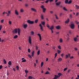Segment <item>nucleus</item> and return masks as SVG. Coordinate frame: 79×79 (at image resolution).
<instances>
[{
	"instance_id": "61",
	"label": "nucleus",
	"mask_w": 79,
	"mask_h": 79,
	"mask_svg": "<svg viewBox=\"0 0 79 79\" xmlns=\"http://www.w3.org/2000/svg\"><path fill=\"white\" fill-rule=\"evenodd\" d=\"M53 1V0H49L50 2H52Z\"/></svg>"
},
{
	"instance_id": "48",
	"label": "nucleus",
	"mask_w": 79,
	"mask_h": 79,
	"mask_svg": "<svg viewBox=\"0 0 79 79\" xmlns=\"http://www.w3.org/2000/svg\"><path fill=\"white\" fill-rule=\"evenodd\" d=\"M35 23H37V22H38V19H36L35 21Z\"/></svg>"
},
{
	"instance_id": "15",
	"label": "nucleus",
	"mask_w": 79,
	"mask_h": 79,
	"mask_svg": "<svg viewBox=\"0 0 79 79\" xmlns=\"http://www.w3.org/2000/svg\"><path fill=\"white\" fill-rule=\"evenodd\" d=\"M73 40L75 42H76L77 40V37H75L74 38Z\"/></svg>"
},
{
	"instance_id": "63",
	"label": "nucleus",
	"mask_w": 79,
	"mask_h": 79,
	"mask_svg": "<svg viewBox=\"0 0 79 79\" xmlns=\"http://www.w3.org/2000/svg\"><path fill=\"white\" fill-rule=\"evenodd\" d=\"M9 23L10 25L11 24V21H9Z\"/></svg>"
},
{
	"instance_id": "42",
	"label": "nucleus",
	"mask_w": 79,
	"mask_h": 79,
	"mask_svg": "<svg viewBox=\"0 0 79 79\" xmlns=\"http://www.w3.org/2000/svg\"><path fill=\"white\" fill-rule=\"evenodd\" d=\"M20 12L21 13H23V12H24V10H23V9H21L20 10Z\"/></svg>"
},
{
	"instance_id": "25",
	"label": "nucleus",
	"mask_w": 79,
	"mask_h": 79,
	"mask_svg": "<svg viewBox=\"0 0 79 79\" xmlns=\"http://www.w3.org/2000/svg\"><path fill=\"white\" fill-rule=\"evenodd\" d=\"M43 13H45V11L46 10V9L45 8H44L43 9Z\"/></svg>"
},
{
	"instance_id": "17",
	"label": "nucleus",
	"mask_w": 79,
	"mask_h": 79,
	"mask_svg": "<svg viewBox=\"0 0 79 79\" xmlns=\"http://www.w3.org/2000/svg\"><path fill=\"white\" fill-rule=\"evenodd\" d=\"M58 60L59 62H60L62 60V59H61V58H59L58 59Z\"/></svg>"
},
{
	"instance_id": "2",
	"label": "nucleus",
	"mask_w": 79,
	"mask_h": 79,
	"mask_svg": "<svg viewBox=\"0 0 79 79\" xmlns=\"http://www.w3.org/2000/svg\"><path fill=\"white\" fill-rule=\"evenodd\" d=\"M27 22L28 23V24H33L34 23V21H31L30 20H27Z\"/></svg>"
},
{
	"instance_id": "14",
	"label": "nucleus",
	"mask_w": 79,
	"mask_h": 79,
	"mask_svg": "<svg viewBox=\"0 0 79 79\" xmlns=\"http://www.w3.org/2000/svg\"><path fill=\"white\" fill-rule=\"evenodd\" d=\"M61 73H58V75H56V76L58 78H59V77H60V76H61Z\"/></svg>"
},
{
	"instance_id": "37",
	"label": "nucleus",
	"mask_w": 79,
	"mask_h": 79,
	"mask_svg": "<svg viewBox=\"0 0 79 79\" xmlns=\"http://www.w3.org/2000/svg\"><path fill=\"white\" fill-rule=\"evenodd\" d=\"M75 22L76 23V24H78L79 23V22L77 21H75Z\"/></svg>"
},
{
	"instance_id": "29",
	"label": "nucleus",
	"mask_w": 79,
	"mask_h": 79,
	"mask_svg": "<svg viewBox=\"0 0 79 79\" xmlns=\"http://www.w3.org/2000/svg\"><path fill=\"white\" fill-rule=\"evenodd\" d=\"M17 38L18 36L17 35H15L14 37V39H17Z\"/></svg>"
},
{
	"instance_id": "12",
	"label": "nucleus",
	"mask_w": 79,
	"mask_h": 79,
	"mask_svg": "<svg viewBox=\"0 0 79 79\" xmlns=\"http://www.w3.org/2000/svg\"><path fill=\"white\" fill-rule=\"evenodd\" d=\"M37 35L39 37L40 40L41 41L42 40V37H41V35L40 34H38Z\"/></svg>"
},
{
	"instance_id": "18",
	"label": "nucleus",
	"mask_w": 79,
	"mask_h": 79,
	"mask_svg": "<svg viewBox=\"0 0 79 79\" xmlns=\"http://www.w3.org/2000/svg\"><path fill=\"white\" fill-rule=\"evenodd\" d=\"M41 24L43 26H45V22H41Z\"/></svg>"
},
{
	"instance_id": "57",
	"label": "nucleus",
	"mask_w": 79,
	"mask_h": 79,
	"mask_svg": "<svg viewBox=\"0 0 79 79\" xmlns=\"http://www.w3.org/2000/svg\"><path fill=\"white\" fill-rule=\"evenodd\" d=\"M64 56V54H63V53L62 54H61V56L62 57H63V56Z\"/></svg>"
},
{
	"instance_id": "23",
	"label": "nucleus",
	"mask_w": 79,
	"mask_h": 79,
	"mask_svg": "<svg viewBox=\"0 0 79 79\" xmlns=\"http://www.w3.org/2000/svg\"><path fill=\"white\" fill-rule=\"evenodd\" d=\"M4 63V64H6V61L5 60V59H3V60Z\"/></svg>"
},
{
	"instance_id": "41",
	"label": "nucleus",
	"mask_w": 79,
	"mask_h": 79,
	"mask_svg": "<svg viewBox=\"0 0 79 79\" xmlns=\"http://www.w3.org/2000/svg\"><path fill=\"white\" fill-rule=\"evenodd\" d=\"M45 74H50V73H49V72L48 71H47L46 73H45Z\"/></svg>"
},
{
	"instance_id": "16",
	"label": "nucleus",
	"mask_w": 79,
	"mask_h": 79,
	"mask_svg": "<svg viewBox=\"0 0 79 79\" xmlns=\"http://www.w3.org/2000/svg\"><path fill=\"white\" fill-rule=\"evenodd\" d=\"M8 64L10 66H11V61H9L8 62Z\"/></svg>"
},
{
	"instance_id": "40",
	"label": "nucleus",
	"mask_w": 79,
	"mask_h": 79,
	"mask_svg": "<svg viewBox=\"0 0 79 79\" xmlns=\"http://www.w3.org/2000/svg\"><path fill=\"white\" fill-rule=\"evenodd\" d=\"M25 73H28V71H27V70L25 69Z\"/></svg>"
},
{
	"instance_id": "56",
	"label": "nucleus",
	"mask_w": 79,
	"mask_h": 79,
	"mask_svg": "<svg viewBox=\"0 0 79 79\" xmlns=\"http://www.w3.org/2000/svg\"><path fill=\"white\" fill-rule=\"evenodd\" d=\"M69 33L70 34H72V32H71V31H69Z\"/></svg>"
},
{
	"instance_id": "27",
	"label": "nucleus",
	"mask_w": 79,
	"mask_h": 79,
	"mask_svg": "<svg viewBox=\"0 0 79 79\" xmlns=\"http://www.w3.org/2000/svg\"><path fill=\"white\" fill-rule=\"evenodd\" d=\"M58 48H59V50H61V46L60 45H59V46H58Z\"/></svg>"
},
{
	"instance_id": "35",
	"label": "nucleus",
	"mask_w": 79,
	"mask_h": 79,
	"mask_svg": "<svg viewBox=\"0 0 79 79\" xmlns=\"http://www.w3.org/2000/svg\"><path fill=\"white\" fill-rule=\"evenodd\" d=\"M46 26L47 27L50 29V26H49V24H47L46 25Z\"/></svg>"
},
{
	"instance_id": "46",
	"label": "nucleus",
	"mask_w": 79,
	"mask_h": 79,
	"mask_svg": "<svg viewBox=\"0 0 79 79\" xmlns=\"http://www.w3.org/2000/svg\"><path fill=\"white\" fill-rule=\"evenodd\" d=\"M41 18L42 19H44V16H43V15H41Z\"/></svg>"
},
{
	"instance_id": "55",
	"label": "nucleus",
	"mask_w": 79,
	"mask_h": 79,
	"mask_svg": "<svg viewBox=\"0 0 79 79\" xmlns=\"http://www.w3.org/2000/svg\"><path fill=\"white\" fill-rule=\"evenodd\" d=\"M50 13L51 14H53V12L52 11H50Z\"/></svg>"
},
{
	"instance_id": "59",
	"label": "nucleus",
	"mask_w": 79,
	"mask_h": 79,
	"mask_svg": "<svg viewBox=\"0 0 79 79\" xmlns=\"http://www.w3.org/2000/svg\"><path fill=\"white\" fill-rule=\"evenodd\" d=\"M66 58H68V56L66 55L65 56Z\"/></svg>"
},
{
	"instance_id": "6",
	"label": "nucleus",
	"mask_w": 79,
	"mask_h": 79,
	"mask_svg": "<svg viewBox=\"0 0 79 79\" xmlns=\"http://www.w3.org/2000/svg\"><path fill=\"white\" fill-rule=\"evenodd\" d=\"M28 40H29V43L30 44H32V43L31 42V36H30L29 37Z\"/></svg>"
},
{
	"instance_id": "1",
	"label": "nucleus",
	"mask_w": 79,
	"mask_h": 79,
	"mask_svg": "<svg viewBox=\"0 0 79 79\" xmlns=\"http://www.w3.org/2000/svg\"><path fill=\"white\" fill-rule=\"evenodd\" d=\"M18 33V34L19 35L20 34V30H19V28H17L15 29V30L13 31V34H16L17 32Z\"/></svg>"
},
{
	"instance_id": "21",
	"label": "nucleus",
	"mask_w": 79,
	"mask_h": 79,
	"mask_svg": "<svg viewBox=\"0 0 79 79\" xmlns=\"http://www.w3.org/2000/svg\"><path fill=\"white\" fill-rule=\"evenodd\" d=\"M60 43H62L63 42V39L61 38H60L59 40Z\"/></svg>"
},
{
	"instance_id": "45",
	"label": "nucleus",
	"mask_w": 79,
	"mask_h": 79,
	"mask_svg": "<svg viewBox=\"0 0 79 79\" xmlns=\"http://www.w3.org/2000/svg\"><path fill=\"white\" fill-rule=\"evenodd\" d=\"M16 68L17 70H19V67L18 66H16Z\"/></svg>"
},
{
	"instance_id": "52",
	"label": "nucleus",
	"mask_w": 79,
	"mask_h": 79,
	"mask_svg": "<svg viewBox=\"0 0 79 79\" xmlns=\"http://www.w3.org/2000/svg\"><path fill=\"white\" fill-rule=\"evenodd\" d=\"M28 52H29V53H30V52H31V50H30V49H28Z\"/></svg>"
},
{
	"instance_id": "3",
	"label": "nucleus",
	"mask_w": 79,
	"mask_h": 79,
	"mask_svg": "<svg viewBox=\"0 0 79 79\" xmlns=\"http://www.w3.org/2000/svg\"><path fill=\"white\" fill-rule=\"evenodd\" d=\"M70 27L72 29H74V24H71L70 25Z\"/></svg>"
},
{
	"instance_id": "5",
	"label": "nucleus",
	"mask_w": 79,
	"mask_h": 79,
	"mask_svg": "<svg viewBox=\"0 0 79 79\" xmlns=\"http://www.w3.org/2000/svg\"><path fill=\"white\" fill-rule=\"evenodd\" d=\"M69 22V19L68 18L66 21H65V23L66 24H68Z\"/></svg>"
},
{
	"instance_id": "22",
	"label": "nucleus",
	"mask_w": 79,
	"mask_h": 79,
	"mask_svg": "<svg viewBox=\"0 0 79 79\" xmlns=\"http://www.w3.org/2000/svg\"><path fill=\"white\" fill-rule=\"evenodd\" d=\"M54 29V28L53 27V26H52L51 27V28H49V29H50L51 30H52V29Z\"/></svg>"
},
{
	"instance_id": "47",
	"label": "nucleus",
	"mask_w": 79,
	"mask_h": 79,
	"mask_svg": "<svg viewBox=\"0 0 79 79\" xmlns=\"http://www.w3.org/2000/svg\"><path fill=\"white\" fill-rule=\"evenodd\" d=\"M35 48L36 50H38L39 47H38V46H36Z\"/></svg>"
},
{
	"instance_id": "62",
	"label": "nucleus",
	"mask_w": 79,
	"mask_h": 79,
	"mask_svg": "<svg viewBox=\"0 0 79 79\" xmlns=\"http://www.w3.org/2000/svg\"><path fill=\"white\" fill-rule=\"evenodd\" d=\"M28 4H26L25 5V6H26V7H27V6H28Z\"/></svg>"
},
{
	"instance_id": "53",
	"label": "nucleus",
	"mask_w": 79,
	"mask_h": 79,
	"mask_svg": "<svg viewBox=\"0 0 79 79\" xmlns=\"http://www.w3.org/2000/svg\"><path fill=\"white\" fill-rule=\"evenodd\" d=\"M48 2H49V0H47L45 2V3H48Z\"/></svg>"
},
{
	"instance_id": "9",
	"label": "nucleus",
	"mask_w": 79,
	"mask_h": 79,
	"mask_svg": "<svg viewBox=\"0 0 79 79\" xmlns=\"http://www.w3.org/2000/svg\"><path fill=\"white\" fill-rule=\"evenodd\" d=\"M39 26L40 27V29L42 31H43V27L42 26V24H40Z\"/></svg>"
},
{
	"instance_id": "43",
	"label": "nucleus",
	"mask_w": 79,
	"mask_h": 79,
	"mask_svg": "<svg viewBox=\"0 0 79 79\" xmlns=\"http://www.w3.org/2000/svg\"><path fill=\"white\" fill-rule=\"evenodd\" d=\"M41 8H42V9H44V6L43 5H42L41 6Z\"/></svg>"
},
{
	"instance_id": "51",
	"label": "nucleus",
	"mask_w": 79,
	"mask_h": 79,
	"mask_svg": "<svg viewBox=\"0 0 79 79\" xmlns=\"http://www.w3.org/2000/svg\"><path fill=\"white\" fill-rule=\"evenodd\" d=\"M3 67V66L2 65H0V69H2V68Z\"/></svg>"
},
{
	"instance_id": "50",
	"label": "nucleus",
	"mask_w": 79,
	"mask_h": 79,
	"mask_svg": "<svg viewBox=\"0 0 79 79\" xmlns=\"http://www.w3.org/2000/svg\"><path fill=\"white\" fill-rule=\"evenodd\" d=\"M26 59H24V60H23L22 61V62H26Z\"/></svg>"
},
{
	"instance_id": "39",
	"label": "nucleus",
	"mask_w": 79,
	"mask_h": 79,
	"mask_svg": "<svg viewBox=\"0 0 79 79\" xmlns=\"http://www.w3.org/2000/svg\"><path fill=\"white\" fill-rule=\"evenodd\" d=\"M72 3V1L71 0H70L68 2V4H70V3Z\"/></svg>"
},
{
	"instance_id": "31",
	"label": "nucleus",
	"mask_w": 79,
	"mask_h": 79,
	"mask_svg": "<svg viewBox=\"0 0 79 79\" xmlns=\"http://www.w3.org/2000/svg\"><path fill=\"white\" fill-rule=\"evenodd\" d=\"M32 79V77L31 76H29L28 77V79Z\"/></svg>"
},
{
	"instance_id": "10",
	"label": "nucleus",
	"mask_w": 79,
	"mask_h": 79,
	"mask_svg": "<svg viewBox=\"0 0 79 79\" xmlns=\"http://www.w3.org/2000/svg\"><path fill=\"white\" fill-rule=\"evenodd\" d=\"M31 10L34 11V12H37V10H35V9L32 8H31Z\"/></svg>"
},
{
	"instance_id": "32",
	"label": "nucleus",
	"mask_w": 79,
	"mask_h": 79,
	"mask_svg": "<svg viewBox=\"0 0 79 79\" xmlns=\"http://www.w3.org/2000/svg\"><path fill=\"white\" fill-rule=\"evenodd\" d=\"M44 65V62H42L41 64V67H42Z\"/></svg>"
},
{
	"instance_id": "54",
	"label": "nucleus",
	"mask_w": 79,
	"mask_h": 79,
	"mask_svg": "<svg viewBox=\"0 0 79 79\" xmlns=\"http://www.w3.org/2000/svg\"><path fill=\"white\" fill-rule=\"evenodd\" d=\"M2 26L0 25V30H2Z\"/></svg>"
},
{
	"instance_id": "58",
	"label": "nucleus",
	"mask_w": 79,
	"mask_h": 79,
	"mask_svg": "<svg viewBox=\"0 0 79 79\" xmlns=\"http://www.w3.org/2000/svg\"><path fill=\"white\" fill-rule=\"evenodd\" d=\"M70 18H73L72 15L71 14L70 15Z\"/></svg>"
},
{
	"instance_id": "33",
	"label": "nucleus",
	"mask_w": 79,
	"mask_h": 79,
	"mask_svg": "<svg viewBox=\"0 0 79 79\" xmlns=\"http://www.w3.org/2000/svg\"><path fill=\"white\" fill-rule=\"evenodd\" d=\"M3 22H4V19H2L1 21V23H3Z\"/></svg>"
},
{
	"instance_id": "38",
	"label": "nucleus",
	"mask_w": 79,
	"mask_h": 79,
	"mask_svg": "<svg viewBox=\"0 0 79 79\" xmlns=\"http://www.w3.org/2000/svg\"><path fill=\"white\" fill-rule=\"evenodd\" d=\"M63 9L65 11H67L68 10L66 9V8H65V7H64Z\"/></svg>"
},
{
	"instance_id": "24",
	"label": "nucleus",
	"mask_w": 79,
	"mask_h": 79,
	"mask_svg": "<svg viewBox=\"0 0 79 79\" xmlns=\"http://www.w3.org/2000/svg\"><path fill=\"white\" fill-rule=\"evenodd\" d=\"M68 0H65V3H66V4L68 3Z\"/></svg>"
},
{
	"instance_id": "30",
	"label": "nucleus",
	"mask_w": 79,
	"mask_h": 79,
	"mask_svg": "<svg viewBox=\"0 0 79 79\" xmlns=\"http://www.w3.org/2000/svg\"><path fill=\"white\" fill-rule=\"evenodd\" d=\"M55 16H56V19H58V16H57V15H56V14H55Z\"/></svg>"
},
{
	"instance_id": "7",
	"label": "nucleus",
	"mask_w": 79,
	"mask_h": 79,
	"mask_svg": "<svg viewBox=\"0 0 79 79\" xmlns=\"http://www.w3.org/2000/svg\"><path fill=\"white\" fill-rule=\"evenodd\" d=\"M23 27L24 29H26L27 27V24H24L23 25Z\"/></svg>"
},
{
	"instance_id": "20",
	"label": "nucleus",
	"mask_w": 79,
	"mask_h": 79,
	"mask_svg": "<svg viewBox=\"0 0 79 79\" xmlns=\"http://www.w3.org/2000/svg\"><path fill=\"white\" fill-rule=\"evenodd\" d=\"M31 56H34V51H32L31 52Z\"/></svg>"
},
{
	"instance_id": "19",
	"label": "nucleus",
	"mask_w": 79,
	"mask_h": 79,
	"mask_svg": "<svg viewBox=\"0 0 79 79\" xmlns=\"http://www.w3.org/2000/svg\"><path fill=\"white\" fill-rule=\"evenodd\" d=\"M75 6L76 8V9L77 10H79V6H77V5H76Z\"/></svg>"
},
{
	"instance_id": "8",
	"label": "nucleus",
	"mask_w": 79,
	"mask_h": 79,
	"mask_svg": "<svg viewBox=\"0 0 79 79\" xmlns=\"http://www.w3.org/2000/svg\"><path fill=\"white\" fill-rule=\"evenodd\" d=\"M56 29L59 30V29H61V27H60V26L59 25H58L56 27Z\"/></svg>"
},
{
	"instance_id": "36",
	"label": "nucleus",
	"mask_w": 79,
	"mask_h": 79,
	"mask_svg": "<svg viewBox=\"0 0 79 79\" xmlns=\"http://www.w3.org/2000/svg\"><path fill=\"white\" fill-rule=\"evenodd\" d=\"M40 50H39L37 52V55H39V54H40Z\"/></svg>"
},
{
	"instance_id": "28",
	"label": "nucleus",
	"mask_w": 79,
	"mask_h": 79,
	"mask_svg": "<svg viewBox=\"0 0 79 79\" xmlns=\"http://www.w3.org/2000/svg\"><path fill=\"white\" fill-rule=\"evenodd\" d=\"M57 78H58V77H57L56 75H55V77L53 79H57Z\"/></svg>"
},
{
	"instance_id": "34",
	"label": "nucleus",
	"mask_w": 79,
	"mask_h": 79,
	"mask_svg": "<svg viewBox=\"0 0 79 79\" xmlns=\"http://www.w3.org/2000/svg\"><path fill=\"white\" fill-rule=\"evenodd\" d=\"M28 57L30 58H32V56H31V55H30V54H28Z\"/></svg>"
},
{
	"instance_id": "44",
	"label": "nucleus",
	"mask_w": 79,
	"mask_h": 79,
	"mask_svg": "<svg viewBox=\"0 0 79 79\" xmlns=\"http://www.w3.org/2000/svg\"><path fill=\"white\" fill-rule=\"evenodd\" d=\"M57 52L58 53H61V51H60V50H57Z\"/></svg>"
},
{
	"instance_id": "26",
	"label": "nucleus",
	"mask_w": 79,
	"mask_h": 79,
	"mask_svg": "<svg viewBox=\"0 0 79 79\" xmlns=\"http://www.w3.org/2000/svg\"><path fill=\"white\" fill-rule=\"evenodd\" d=\"M31 33L32 35H34V32L33 31H31Z\"/></svg>"
},
{
	"instance_id": "49",
	"label": "nucleus",
	"mask_w": 79,
	"mask_h": 79,
	"mask_svg": "<svg viewBox=\"0 0 79 79\" xmlns=\"http://www.w3.org/2000/svg\"><path fill=\"white\" fill-rule=\"evenodd\" d=\"M68 69V68H66L65 69H64V71H66L67 69Z\"/></svg>"
},
{
	"instance_id": "11",
	"label": "nucleus",
	"mask_w": 79,
	"mask_h": 79,
	"mask_svg": "<svg viewBox=\"0 0 79 79\" xmlns=\"http://www.w3.org/2000/svg\"><path fill=\"white\" fill-rule=\"evenodd\" d=\"M15 13L16 15H19V13H18V11L16 10H15Z\"/></svg>"
},
{
	"instance_id": "60",
	"label": "nucleus",
	"mask_w": 79,
	"mask_h": 79,
	"mask_svg": "<svg viewBox=\"0 0 79 79\" xmlns=\"http://www.w3.org/2000/svg\"><path fill=\"white\" fill-rule=\"evenodd\" d=\"M73 58H74V57H73V56H72L70 57V59H72Z\"/></svg>"
},
{
	"instance_id": "64",
	"label": "nucleus",
	"mask_w": 79,
	"mask_h": 79,
	"mask_svg": "<svg viewBox=\"0 0 79 79\" xmlns=\"http://www.w3.org/2000/svg\"><path fill=\"white\" fill-rule=\"evenodd\" d=\"M57 56V53H56L55 54V57H56Z\"/></svg>"
},
{
	"instance_id": "4",
	"label": "nucleus",
	"mask_w": 79,
	"mask_h": 79,
	"mask_svg": "<svg viewBox=\"0 0 79 79\" xmlns=\"http://www.w3.org/2000/svg\"><path fill=\"white\" fill-rule=\"evenodd\" d=\"M6 14H7V16H10V15L11 14V11H8V13H7V12H6Z\"/></svg>"
},
{
	"instance_id": "13",
	"label": "nucleus",
	"mask_w": 79,
	"mask_h": 79,
	"mask_svg": "<svg viewBox=\"0 0 79 79\" xmlns=\"http://www.w3.org/2000/svg\"><path fill=\"white\" fill-rule=\"evenodd\" d=\"M60 4L61 2H56V6H58L59 5H60Z\"/></svg>"
}]
</instances>
